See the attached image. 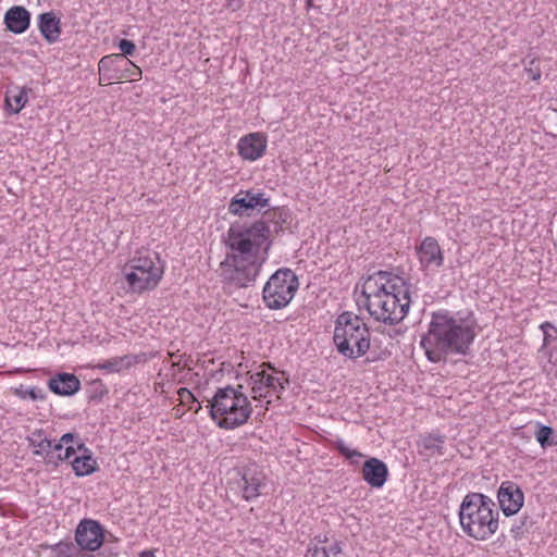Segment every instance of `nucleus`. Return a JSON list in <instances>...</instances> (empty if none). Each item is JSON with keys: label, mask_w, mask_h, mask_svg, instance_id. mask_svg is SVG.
Returning a JSON list of instances; mask_svg holds the SVG:
<instances>
[{"label": "nucleus", "mask_w": 557, "mask_h": 557, "mask_svg": "<svg viewBox=\"0 0 557 557\" xmlns=\"http://www.w3.org/2000/svg\"><path fill=\"white\" fill-rule=\"evenodd\" d=\"M290 219V210L281 208L251 223H232L224 239L228 251L220 263L221 282L234 288L253 286L269 258L273 234H280Z\"/></svg>", "instance_id": "nucleus-1"}, {"label": "nucleus", "mask_w": 557, "mask_h": 557, "mask_svg": "<svg viewBox=\"0 0 557 557\" xmlns=\"http://www.w3.org/2000/svg\"><path fill=\"white\" fill-rule=\"evenodd\" d=\"M478 320L472 310L440 309L431 313L428 331L420 346L429 361L438 363L448 356H468L478 335Z\"/></svg>", "instance_id": "nucleus-2"}, {"label": "nucleus", "mask_w": 557, "mask_h": 557, "mask_svg": "<svg viewBox=\"0 0 557 557\" xmlns=\"http://www.w3.org/2000/svg\"><path fill=\"white\" fill-rule=\"evenodd\" d=\"M411 284L393 272L377 271L362 284L361 296L369 314L388 325L400 323L408 314Z\"/></svg>", "instance_id": "nucleus-3"}, {"label": "nucleus", "mask_w": 557, "mask_h": 557, "mask_svg": "<svg viewBox=\"0 0 557 557\" xmlns=\"http://www.w3.org/2000/svg\"><path fill=\"white\" fill-rule=\"evenodd\" d=\"M458 516L462 531L476 541L491 539L499 528L496 504L482 493L466 494L459 506Z\"/></svg>", "instance_id": "nucleus-4"}, {"label": "nucleus", "mask_w": 557, "mask_h": 557, "mask_svg": "<svg viewBox=\"0 0 557 557\" xmlns=\"http://www.w3.org/2000/svg\"><path fill=\"white\" fill-rule=\"evenodd\" d=\"M208 408L210 418L224 430H234L244 425L252 413L251 404L243 392V385L218 388L209 400Z\"/></svg>", "instance_id": "nucleus-5"}, {"label": "nucleus", "mask_w": 557, "mask_h": 557, "mask_svg": "<svg viewBox=\"0 0 557 557\" xmlns=\"http://www.w3.org/2000/svg\"><path fill=\"white\" fill-rule=\"evenodd\" d=\"M333 343L339 355L356 360L370 350L371 333L361 317L344 311L335 320Z\"/></svg>", "instance_id": "nucleus-6"}, {"label": "nucleus", "mask_w": 557, "mask_h": 557, "mask_svg": "<svg viewBox=\"0 0 557 557\" xmlns=\"http://www.w3.org/2000/svg\"><path fill=\"white\" fill-rule=\"evenodd\" d=\"M164 273L163 262L158 252L141 249L126 263L124 276L134 293L154 289Z\"/></svg>", "instance_id": "nucleus-7"}, {"label": "nucleus", "mask_w": 557, "mask_h": 557, "mask_svg": "<svg viewBox=\"0 0 557 557\" xmlns=\"http://www.w3.org/2000/svg\"><path fill=\"white\" fill-rule=\"evenodd\" d=\"M299 288V280L289 268H280L265 282L262 300L267 308L281 310L287 307Z\"/></svg>", "instance_id": "nucleus-8"}, {"label": "nucleus", "mask_w": 557, "mask_h": 557, "mask_svg": "<svg viewBox=\"0 0 557 557\" xmlns=\"http://www.w3.org/2000/svg\"><path fill=\"white\" fill-rule=\"evenodd\" d=\"M286 207H271V197L259 189H240L228 202V213L237 216H251L255 212L261 213Z\"/></svg>", "instance_id": "nucleus-9"}, {"label": "nucleus", "mask_w": 557, "mask_h": 557, "mask_svg": "<svg viewBox=\"0 0 557 557\" xmlns=\"http://www.w3.org/2000/svg\"><path fill=\"white\" fill-rule=\"evenodd\" d=\"M236 479L233 481L240 496L246 502L257 499L267 486V476L256 462H249L235 469Z\"/></svg>", "instance_id": "nucleus-10"}, {"label": "nucleus", "mask_w": 557, "mask_h": 557, "mask_svg": "<svg viewBox=\"0 0 557 557\" xmlns=\"http://www.w3.org/2000/svg\"><path fill=\"white\" fill-rule=\"evenodd\" d=\"M261 370L250 375V384L252 397L255 399L267 398L268 396L275 395L277 398L286 389L289 384L288 379H282L267 372L270 369L275 372V369L270 362H263L260 366Z\"/></svg>", "instance_id": "nucleus-11"}, {"label": "nucleus", "mask_w": 557, "mask_h": 557, "mask_svg": "<svg viewBox=\"0 0 557 557\" xmlns=\"http://www.w3.org/2000/svg\"><path fill=\"white\" fill-rule=\"evenodd\" d=\"M106 542L104 529L100 522L83 519L75 530V546L82 552L90 553L99 549Z\"/></svg>", "instance_id": "nucleus-12"}, {"label": "nucleus", "mask_w": 557, "mask_h": 557, "mask_svg": "<svg viewBox=\"0 0 557 557\" xmlns=\"http://www.w3.org/2000/svg\"><path fill=\"white\" fill-rule=\"evenodd\" d=\"M497 502L506 517L517 515L524 504V493L513 481H503L497 491Z\"/></svg>", "instance_id": "nucleus-13"}, {"label": "nucleus", "mask_w": 557, "mask_h": 557, "mask_svg": "<svg viewBox=\"0 0 557 557\" xmlns=\"http://www.w3.org/2000/svg\"><path fill=\"white\" fill-rule=\"evenodd\" d=\"M237 149L244 160L256 161L265 152L267 137L261 133L245 135L238 140Z\"/></svg>", "instance_id": "nucleus-14"}, {"label": "nucleus", "mask_w": 557, "mask_h": 557, "mask_svg": "<svg viewBox=\"0 0 557 557\" xmlns=\"http://www.w3.org/2000/svg\"><path fill=\"white\" fill-rule=\"evenodd\" d=\"M417 253L423 269L441 268L444 263L443 251L434 237H425L417 248Z\"/></svg>", "instance_id": "nucleus-15"}, {"label": "nucleus", "mask_w": 557, "mask_h": 557, "mask_svg": "<svg viewBox=\"0 0 557 557\" xmlns=\"http://www.w3.org/2000/svg\"><path fill=\"white\" fill-rule=\"evenodd\" d=\"M30 12L22 5H13L5 13L3 24L7 30L20 35L30 26Z\"/></svg>", "instance_id": "nucleus-16"}, {"label": "nucleus", "mask_w": 557, "mask_h": 557, "mask_svg": "<svg viewBox=\"0 0 557 557\" xmlns=\"http://www.w3.org/2000/svg\"><path fill=\"white\" fill-rule=\"evenodd\" d=\"M388 469L385 462L377 458L368 459L362 467V479L374 488H381L387 481Z\"/></svg>", "instance_id": "nucleus-17"}, {"label": "nucleus", "mask_w": 557, "mask_h": 557, "mask_svg": "<svg viewBox=\"0 0 557 557\" xmlns=\"http://www.w3.org/2000/svg\"><path fill=\"white\" fill-rule=\"evenodd\" d=\"M446 436L438 432L421 435L417 441L419 455L430 459L445 454Z\"/></svg>", "instance_id": "nucleus-18"}, {"label": "nucleus", "mask_w": 557, "mask_h": 557, "mask_svg": "<svg viewBox=\"0 0 557 557\" xmlns=\"http://www.w3.org/2000/svg\"><path fill=\"white\" fill-rule=\"evenodd\" d=\"M37 25L39 33L48 44L52 45L60 40L61 20L53 11L40 13Z\"/></svg>", "instance_id": "nucleus-19"}, {"label": "nucleus", "mask_w": 557, "mask_h": 557, "mask_svg": "<svg viewBox=\"0 0 557 557\" xmlns=\"http://www.w3.org/2000/svg\"><path fill=\"white\" fill-rule=\"evenodd\" d=\"M48 387L55 395L73 396L81 389V381L72 373L61 372L48 381Z\"/></svg>", "instance_id": "nucleus-20"}, {"label": "nucleus", "mask_w": 557, "mask_h": 557, "mask_svg": "<svg viewBox=\"0 0 557 557\" xmlns=\"http://www.w3.org/2000/svg\"><path fill=\"white\" fill-rule=\"evenodd\" d=\"M124 62L125 59H123L121 54L112 53L102 57L98 62L100 83H111L112 81H121L123 74H120V71Z\"/></svg>", "instance_id": "nucleus-21"}, {"label": "nucleus", "mask_w": 557, "mask_h": 557, "mask_svg": "<svg viewBox=\"0 0 557 557\" xmlns=\"http://www.w3.org/2000/svg\"><path fill=\"white\" fill-rule=\"evenodd\" d=\"M146 361L145 355H124L113 357L103 362L92 366L94 369L107 371L109 373H119L124 369H129L134 364Z\"/></svg>", "instance_id": "nucleus-22"}, {"label": "nucleus", "mask_w": 557, "mask_h": 557, "mask_svg": "<svg viewBox=\"0 0 557 557\" xmlns=\"http://www.w3.org/2000/svg\"><path fill=\"white\" fill-rule=\"evenodd\" d=\"M27 442L29 447L34 448V456L44 458L47 463V455L52 453V440H50L42 429L34 430L28 436Z\"/></svg>", "instance_id": "nucleus-23"}, {"label": "nucleus", "mask_w": 557, "mask_h": 557, "mask_svg": "<svg viewBox=\"0 0 557 557\" xmlns=\"http://www.w3.org/2000/svg\"><path fill=\"white\" fill-rule=\"evenodd\" d=\"M28 88L21 86H11L5 92V107L10 114H17L28 101Z\"/></svg>", "instance_id": "nucleus-24"}, {"label": "nucleus", "mask_w": 557, "mask_h": 557, "mask_svg": "<svg viewBox=\"0 0 557 557\" xmlns=\"http://www.w3.org/2000/svg\"><path fill=\"white\" fill-rule=\"evenodd\" d=\"M342 554V543L339 541H333L329 546L309 544L305 557H341Z\"/></svg>", "instance_id": "nucleus-25"}, {"label": "nucleus", "mask_w": 557, "mask_h": 557, "mask_svg": "<svg viewBox=\"0 0 557 557\" xmlns=\"http://www.w3.org/2000/svg\"><path fill=\"white\" fill-rule=\"evenodd\" d=\"M72 469L76 476H87L98 470V463L95 457L76 456L71 460Z\"/></svg>", "instance_id": "nucleus-26"}, {"label": "nucleus", "mask_w": 557, "mask_h": 557, "mask_svg": "<svg viewBox=\"0 0 557 557\" xmlns=\"http://www.w3.org/2000/svg\"><path fill=\"white\" fill-rule=\"evenodd\" d=\"M50 548L52 553L51 557H94L90 553L82 552L73 542L60 541Z\"/></svg>", "instance_id": "nucleus-27"}, {"label": "nucleus", "mask_w": 557, "mask_h": 557, "mask_svg": "<svg viewBox=\"0 0 557 557\" xmlns=\"http://www.w3.org/2000/svg\"><path fill=\"white\" fill-rule=\"evenodd\" d=\"M534 436L542 448L552 447L557 444V442L554 440V430L548 425L537 423Z\"/></svg>", "instance_id": "nucleus-28"}, {"label": "nucleus", "mask_w": 557, "mask_h": 557, "mask_svg": "<svg viewBox=\"0 0 557 557\" xmlns=\"http://www.w3.org/2000/svg\"><path fill=\"white\" fill-rule=\"evenodd\" d=\"M14 394L21 399L30 398L32 400H45L47 398V394L42 388L39 387H27L24 385H20L14 389Z\"/></svg>", "instance_id": "nucleus-29"}, {"label": "nucleus", "mask_w": 557, "mask_h": 557, "mask_svg": "<svg viewBox=\"0 0 557 557\" xmlns=\"http://www.w3.org/2000/svg\"><path fill=\"white\" fill-rule=\"evenodd\" d=\"M533 524L532 518L528 515H523L519 521L515 522L510 528V535L515 540H520L525 533H528Z\"/></svg>", "instance_id": "nucleus-30"}, {"label": "nucleus", "mask_w": 557, "mask_h": 557, "mask_svg": "<svg viewBox=\"0 0 557 557\" xmlns=\"http://www.w3.org/2000/svg\"><path fill=\"white\" fill-rule=\"evenodd\" d=\"M108 394V388L102 380L97 379L88 383L87 397L89 401H100Z\"/></svg>", "instance_id": "nucleus-31"}, {"label": "nucleus", "mask_w": 557, "mask_h": 557, "mask_svg": "<svg viewBox=\"0 0 557 557\" xmlns=\"http://www.w3.org/2000/svg\"><path fill=\"white\" fill-rule=\"evenodd\" d=\"M334 447L336 448V450L342 456H344L345 458L349 459L352 465H357L358 463V460H354V458H361V457H363V455L360 451H358L356 449L349 448L346 445V443L344 442V440H342V438H337L334 442Z\"/></svg>", "instance_id": "nucleus-32"}, {"label": "nucleus", "mask_w": 557, "mask_h": 557, "mask_svg": "<svg viewBox=\"0 0 557 557\" xmlns=\"http://www.w3.org/2000/svg\"><path fill=\"white\" fill-rule=\"evenodd\" d=\"M122 69L120 74H123L122 79L137 81L141 77V70L136 64H134L131 60H125L124 64H122Z\"/></svg>", "instance_id": "nucleus-33"}, {"label": "nucleus", "mask_w": 557, "mask_h": 557, "mask_svg": "<svg viewBox=\"0 0 557 557\" xmlns=\"http://www.w3.org/2000/svg\"><path fill=\"white\" fill-rule=\"evenodd\" d=\"M541 330L543 331L544 339L543 345L549 346L554 341H557V329L550 322H544L541 324Z\"/></svg>", "instance_id": "nucleus-34"}, {"label": "nucleus", "mask_w": 557, "mask_h": 557, "mask_svg": "<svg viewBox=\"0 0 557 557\" xmlns=\"http://www.w3.org/2000/svg\"><path fill=\"white\" fill-rule=\"evenodd\" d=\"M117 48L120 49V51H121L120 54L122 55L123 59H125L126 57L133 55L136 51V45L132 40H128V39L119 40Z\"/></svg>", "instance_id": "nucleus-35"}, {"label": "nucleus", "mask_w": 557, "mask_h": 557, "mask_svg": "<svg viewBox=\"0 0 557 557\" xmlns=\"http://www.w3.org/2000/svg\"><path fill=\"white\" fill-rule=\"evenodd\" d=\"M525 72H527L529 78H531L533 81H540L542 72H541V69L539 65V60L532 59L529 62L528 66H525Z\"/></svg>", "instance_id": "nucleus-36"}, {"label": "nucleus", "mask_w": 557, "mask_h": 557, "mask_svg": "<svg viewBox=\"0 0 557 557\" xmlns=\"http://www.w3.org/2000/svg\"><path fill=\"white\" fill-rule=\"evenodd\" d=\"M67 460H70V458L66 456L65 451L63 454L59 453L57 455L51 453V455H47L46 466L57 469L61 462L67 461Z\"/></svg>", "instance_id": "nucleus-37"}, {"label": "nucleus", "mask_w": 557, "mask_h": 557, "mask_svg": "<svg viewBox=\"0 0 557 557\" xmlns=\"http://www.w3.org/2000/svg\"><path fill=\"white\" fill-rule=\"evenodd\" d=\"M67 460H70V458L66 456L65 451L63 454L59 453L57 455L51 453V455H47L46 466L57 469L61 462L67 461Z\"/></svg>", "instance_id": "nucleus-38"}, {"label": "nucleus", "mask_w": 557, "mask_h": 557, "mask_svg": "<svg viewBox=\"0 0 557 557\" xmlns=\"http://www.w3.org/2000/svg\"><path fill=\"white\" fill-rule=\"evenodd\" d=\"M170 357L172 359H177L172 362V368H177V370L189 368L188 362L190 360V357H187L186 355H177L175 352H171Z\"/></svg>", "instance_id": "nucleus-39"}, {"label": "nucleus", "mask_w": 557, "mask_h": 557, "mask_svg": "<svg viewBox=\"0 0 557 557\" xmlns=\"http://www.w3.org/2000/svg\"><path fill=\"white\" fill-rule=\"evenodd\" d=\"M177 395L183 405H189L197 401L194 394L186 387H181L177 391Z\"/></svg>", "instance_id": "nucleus-40"}, {"label": "nucleus", "mask_w": 557, "mask_h": 557, "mask_svg": "<svg viewBox=\"0 0 557 557\" xmlns=\"http://www.w3.org/2000/svg\"><path fill=\"white\" fill-rule=\"evenodd\" d=\"M114 542L116 543V542H117V540H116V539H114ZM104 543H106V546H104V548H103V550H102V553H101V555H102L103 557H119V556H120V549H119V547H117V545H116V544H115V545H113V546H111V545L109 544V541H108L107 539H106V542H104Z\"/></svg>", "instance_id": "nucleus-41"}, {"label": "nucleus", "mask_w": 557, "mask_h": 557, "mask_svg": "<svg viewBox=\"0 0 557 557\" xmlns=\"http://www.w3.org/2000/svg\"><path fill=\"white\" fill-rule=\"evenodd\" d=\"M60 438H61V444L75 445L76 442L81 438V436L77 433L69 432V433L63 434Z\"/></svg>", "instance_id": "nucleus-42"}, {"label": "nucleus", "mask_w": 557, "mask_h": 557, "mask_svg": "<svg viewBox=\"0 0 557 557\" xmlns=\"http://www.w3.org/2000/svg\"><path fill=\"white\" fill-rule=\"evenodd\" d=\"M388 355L389 354L386 351H380V352L372 351L371 355L369 357H367L366 361L367 362H375L379 360H384L388 357Z\"/></svg>", "instance_id": "nucleus-43"}, {"label": "nucleus", "mask_w": 557, "mask_h": 557, "mask_svg": "<svg viewBox=\"0 0 557 557\" xmlns=\"http://www.w3.org/2000/svg\"><path fill=\"white\" fill-rule=\"evenodd\" d=\"M330 540L326 534H319L309 544H318L320 546H329Z\"/></svg>", "instance_id": "nucleus-44"}, {"label": "nucleus", "mask_w": 557, "mask_h": 557, "mask_svg": "<svg viewBox=\"0 0 557 557\" xmlns=\"http://www.w3.org/2000/svg\"><path fill=\"white\" fill-rule=\"evenodd\" d=\"M244 0H226V8L233 12L242 9Z\"/></svg>", "instance_id": "nucleus-45"}, {"label": "nucleus", "mask_w": 557, "mask_h": 557, "mask_svg": "<svg viewBox=\"0 0 557 557\" xmlns=\"http://www.w3.org/2000/svg\"><path fill=\"white\" fill-rule=\"evenodd\" d=\"M74 447H75V451H76V453H79V454L83 451V449L87 448V446H86V445H85V443L82 441V438H79V440L76 442V444L74 445Z\"/></svg>", "instance_id": "nucleus-46"}, {"label": "nucleus", "mask_w": 557, "mask_h": 557, "mask_svg": "<svg viewBox=\"0 0 557 557\" xmlns=\"http://www.w3.org/2000/svg\"><path fill=\"white\" fill-rule=\"evenodd\" d=\"M64 451L70 459L76 454L74 445L69 444L66 445Z\"/></svg>", "instance_id": "nucleus-47"}, {"label": "nucleus", "mask_w": 557, "mask_h": 557, "mask_svg": "<svg viewBox=\"0 0 557 557\" xmlns=\"http://www.w3.org/2000/svg\"><path fill=\"white\" fill-rule=\"evenodd\" d=\"M64 446L65 444H61V438L57 443L52 441V451L54 450L60 453Z\"/></svg>", "instance_id": "nucleus-48"}, {"label": "nucleus", "mask_w": 557, "mask_h": 557, "mask_svg": "<svg viewBox=\"0 0 557 557\" xmlns=\"http://www.w3.org/2000/svg\"><path fill=\"white\" fill-rule=\"evenodd\" d=\"M79 456H89V457H94V454L91 451V449L89 447L83 449V451L79 454Z\"/></svg>", "instance_id": "nucleus-49"}, {"label": "nucleus", "mask_w": 557, "mask_h": 557, "mask_svg": "<svg viewBox=\"0 0 557 557\" xmlns=\"http://www.w3.org/2000/svg\"><path fill=\"white\" fill-rule=\"evenodd\" d=\"M139 557H154V554L152 550H144L140 553Z\"/></svg>", "instance_id": "nucleus-50"}, {"label": "nucleus", "mask_w": 557, "mask_h": 557, "mask_svg": "<svg viewBox=\"0 0 557 557\" xmlns=\"http://www.w3.org/2000/svg\"><path fill=\"white\" fill-rule=\"evenodd\" d=\"M195 404H197L195 405V412H198L201 409V405L198 400Z\"/></svg>", "instance_id": "nucleus-51"}]
</instances>
